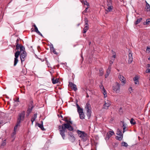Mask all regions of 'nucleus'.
Returning a JSON list of instances; mask_svg holds the SVG:
<instances>
[{
	"label": "nucleus",
	"mask_w": 150,
	"mask_h": 150,
	"mask_svg": "<svg viewBox=\"0 0 150 150\" xmlns=\"http://www.w3.org/2000/svg\"><path fill=\"white\" fill-rule=\"evenodd\" d=\"M68 139L72 143H73L75 140V139L74 136H71V137H69Z\"/></svg>",
	"instance_id": "2eb2a0df"
},
{
	"label": "nucleus",
	"mask_w": 150,
	"mask_h": 150,
	"mask_svg": "<svg viewBox=\"0 0 150 150\" xmlns=\"http://www.w3.org/2000/svg\"><path fill=\"white\" fill-rule=\"evenodd\" d=\"M129 58H133L132 53H129Z\"/></svg>",
	"instance_id": "a18cd8bd"
},
{
	"label": "nucleus",
	"mask_w": 150,
	"mask_h": 150,
	"mask_svg": "<svg viewBox=\"0 0 150 150\" xmlns=\"http://www.w3.org/2000/svg\"><path fill=\"white\" fill-rule=\"evenodd\" d=\"M84 21H85V27L84 28H88V20L87 18H85L84 19Z\"/></svg>",
	"instance_id": "f3484780"
},
{
	"label": "nucleus",
	"mask_w": 150,
	"mask_h": 150,
	"mask_svg": "<svg viewBox=\"0 0 150 150\" xmlns=\"http://www.w3.org/2000/svg\"><path fill=\"white\" fill-rule=\"evenodd\" d=\"M145 72L146 73H150V69H146L145 71Z\"/></svg>",
	"instance_id": "8fccbe9b"
},
{
	"label": "nucleus",
	"mask_w": 150,
	"mask_h": 150,
	"mask_svg": "<svg viewBox=\"0 0 150 150\" xmlns=\"http://www.w3.org/2000/svg\"><path fill=\"white\" fill-rule=\"evenodd\" d=\"M126 128H123V133H124L125 131H126L127 130H125Z\"/></svg>",
	"instance_id": "052dcab7"
},
{
	"label": "nucleus",
	"mask_w": 150,
	"mask_h": 150,
	"mask_svg": "<svg viewBox=\"0 0 150 150\" xmlns=\"http://www.w3.org/2000/svg\"><path fill=\"white\" fill-rule=\"evenodd\" d=\"M82 3H83L84 5H86L89 6L88 3L86 1V0H83Z\"/></svg>",
	"instance_id": "72a5a7b5"
},
{
	"label": "nucleus",
	"mask_w": 150,
	"mask_h": 150,
	"mask_svg": "<svg viewBox=\"0 0 150 150\" xmlns=\"http://www.w3.org/2000/svg\"><path fill=\"white\" fill-rule=\"evenodd\" d=\"M25 115V112L24 111H22L19 114L16 125L18 126L20 125L21 121L24 120Z\"/></svg>",
	"instance_id": "f03ea898"
},
{
	"label": "nucleus",
	"mask_w": 150,
	"mask_h": 150,
	"mask_svg": "<svg viewBox=\"0 0 150 150\" xmlns=\"http://www.w3.org/2000/svg\"><path fill=\"white\" fill-rule=\"evenodd\" d=\"M108 133L111 136L113 135L114 134V132L113 131H110Z\"/></svg>",
	"instance_id": "79ce46f5"
},
{
	"label": "nucleus",
	"mask_w": 150,
	"mask_h": 150,
	"mask_svg": "<svg viewBox=\"0 0 150 150\" xmlns=\"http://www.w3.org/2000/svg\"><path fill=\"white\" fill-rule=\"evenodd\" d=\"M123 135H120L119 137L116 136V138L117 139L120 141L122 139Z\"/></svg>",
	"instance_id": "bb28decb"
},
{
	"label": "nucleus",
	"mask_w": 150,
	"mask_h": 150,
	"mask_svg": "<svg viewBox=\"0 0 150 150\" xmlns=\"http://www.w3.org/2000/svg\"><path fill=\"white\" fill-rule=\"evenodd\" d=\"M69 137H71V136H74V134L72 132H68Z\"/></svg>",
	"instance_id": "49530a36"
},
{
	"label": "nucleus",
	"mask_w": 150,
	"mask_h": 150,
	"mask_svg": "<svg viewBox=\"0 0 150 150\" xmlns=\"http://www.w3.org/2000/svg\"><path fill=\"white\" fill-rule=\"evenodd\" d=\"M111 136L110 135V134L108 132L107 134L106 137L105 138V139H108Z\"/></svg>",
	"instance_id": "f704fd0d"
},
{
	"label": "nucleus",
	"mask_w": 150,
	"mask_h": 150,
	"mask_svg": "<svg viewBox=\"0 0 150 150\" xmlns=\"http://www.w3.org/2000/svg\"><path fill=\"white\" fill-rule=\"evenodd\" d=\"M37 114L35 113L34 115L32 117H33V118L35 120V119L37 118Z\"/></svg>",
	"instance_id": "c03bdc74"
},
{
	"label": "nucleus",
	"mask_w": 150,
	"mask_h": 150,
	"mask_svg": "<svg viewBox=\"0 0 150 150\" xmlns=\"http://www.w3.org/2000/svg\"><path fill=\"white\" fill-rule=\"evenodd\" d=\"M16 101L19 102V98L17 99Z\"/></svg>",
	"instance_id": "338daca9"
},
{
	"label": "nucleus",
	"mask_w": 150,
	"mask_h": 150,
	"mask_svg": "<svg viewBox=\"0 0 150 150\" xmlns=\"http://www.w3.org/2000/svg\"><path fill=\"white\" fill-rule=\"evenodd\" d=\"M33 108V106H32L31 107H29V108H28L27 112V114H28V115H29V114L32 112V111Z\"/></svg>",
	"instance_id": "dca6fc26"
},
{
	"label": "nucleus",
	"mask_w": 150,
	"mask_h": 150,
	"mask_svg": "<svg viewBox=\"0 0 150 150\" xmlns=\"http://www.w3.org/2000/svg\"><path fill=\"white\" fill-rule=\"evenodd\" d=\"M130 122L131 124L133 125H134L136 124V122L133 118L131 119Z\"/></svg>",
	"instance_id": "a878e982"
},
{
	"label": "nucleus",
	"mask_w": 150,
	"mask_h": 150,
	"mask_svg": "<svg viewBox=\"0 0 150 150\" xmlns=\"http://www.w3.org/2000/svg\"><path fill=\"white\" fill-rule=\"evenodd\" d=\"M134 82H135L134 83L135 84H137L139 83V82H136V81H134Z\"/></svg>",
	"instance_id": "0e129e2a"
},
{
	"label": "nucleus",
	"mask_w": 150,
	"mask_h": 150,
	"mask_svg": "<svg viewBox=\"0 0 150 150\" xmlns=\"http://www.w3.org/2000/svg\"><path fill=\"white\" fill-rule=\"evenodd\" d=\"M146 67L147 68H149L150 67V64H148L147 65Z\"/></svg>",
	"instance_id": "bf43d9fd"
},
{
	"label": "nucleus",
	"mask_w": 150,
	"mask_h": 150,
	"mask_svg": "<svg viewBox=\"0 0 150 150\" xmlns=\"http://www.w3.org/2000/svg\"><path fill=\"white\" fill-rule=\"evenodd\" d=\"M76 105L77 108V109L81 108L79 106V105L77 103L76 104Z\"/></svg>",
	"instance_id": "4d7b16f0"
},
{
	"label": "nucleus",
	"mask_w": 150,
	"mask_h": 150,
	"mask_svg": "<svg viewBox=\"0 0 150 150\" xmlns=\"http://www.w3.org/2000/svg\"><path fill=\"white\" fill-rule=\"evenodd\" d=\"M122 123H123V125H122L123 128H126L127 127V125L124 122H122Z\"/></svg>",
	"instance_id": "ea45409f"
},
{
	"label": "nucleus",
	"mask_w": 150,
	"mask_h": 150,
	"mask_svg": "<svg viewBox=\"0 0 150 150\" xmlns=\"http://www.w3.org/2000/svg\"><path fill=\"white\" fill-rule=\"evenodd\" d=\"M31 120H33V121H35V119H34L33 118V117H32L31 119Z\"/></svg>",
	"instance_id": "e2e57ef3"
},
{
	"label": "nucleus",
	"mask_w": 150,
	"mask_h": 150,
	"mask_svg": "<svg viewBox=\"0 0 150 150\" xmlns=\"http://www.w3.org/2000/svg\"><path fill=\"white\" fill-rule=\"evenodd\" d=\"M87 95L86 96V97L87 98H88L89 97V96L88 95L87 93Z\"/></svg>",
	"instance_id": "774afa93"
},
{
	"label": "nucleus",
	"mask_w": 150,
	"mask_h": 150,
	"mask_svg": "<svg viewBox=\"0 0 150 150\" xmlns=\"http://www.w3.org/2000/svg\"><path fill=\"white\" fill-rule=\"evenodd\" d=\"M88 29H84L83 30V33H86V31H87V30Z\"/></svg>",
	"instance_id": "6e6d98bb"
},
{
	"label": "nucleus",
	"mask_w": 150,
	"mask_h": 150,
	"mask_svg": "<svg viewBox=\"0 0 150 150\" xmlns=\"http://www.w3.org/2000/svg\"><path fill=\"white\" fill-rule=\"evenodd\" d=\"M77 111L79 114L81 113H82L83 112V109L81 108H79L77 109Z\"/></svg>",
	"instance_id": "e433bc0d"
},
{
	"label": "nucleus",
	"mask_w": 150,
	"mask_h": 150,
	"mask_svg": "<svg viewBox=\"0 0 150 150\" xmlns=\"http://www.w3.org/2000/svg\"><path fill=\"white\" fill-rule=\"evenodd\" d=\"M77 133L78 134L79 137L81 138L83 141H86L87 139V134L85 132L81 131L79 130L77 131Z\"/></svg>",
	"instance_id": "7ed1b4c3"
},
{
	"label": "nucleus",
	"mask_w": 150,
	"mask_h": 150,
	"mask_svg": "<svg viewBox=\"0 0 150 150\" xmlns=\"http://www.w3.org/2000/svg\"><path fill=\"white\" fill-rule=\"evenodd\" d=\"M18 126L16 125L14 127V132L11 134V137H13L16 134V130Z\"/></svg>",
	"instance_id": "4468645a"
},
{
	"label": "nucleus",
	"mask_w": 150,
	"mask_h": 150,
	"mask_svg": "<svg viewBox=\"0 0 150 150\" xmlns=\"http://www.w3.org/2000/svg\"><path fill=\"white\" fill-rule=\"evenodd\" d=\"M52 82L53 84H54L58 83L59 81V80L57 79H54V78H52Z\"/></svg>",
	"instance_id": "aec40b11"
},
{
	"label": "nucleus",
	"mask_w": 150,
	"mask_h": 150,
	"mask_svg": "<svg viewBox=\"0 0 150 150\" xmlns=\"http://www.w3.org/2000/svg\"><path fill=\"white\" fill-rule=\"evenodd\" d=\"M22 45H21L20 44H17L16 45V50H19L20 48V47L22 46Z\"/></svg>",
	"instance_id": "473e14b6"
},
{
	"label": "nucleus",
	"mask_w": 150,
	"mask_h": 150,
	"mask_svg": "<svg viewBox=\"0 0 150 150\" xmlns=\"http://www.w3.org/2000/svg\"><path fill=\"white\" fill-rule=\"evenodd\" d=\"M58 116L59 117H61L62 119H63V117L62 116V115H58Z\"/></svg>",
	"instance_id": "13d9d810"
},
{
	"label": "nucleus",
	"mask_w": 150,
	"mask_h": 150,
	"mask_svg": "<svg viewBox=\"0 0 150 150\" xmlns=\"http://www.w3.org/2000/svg\"><path fill=\"white\" fill-rule=\"evenodd\" d=\"M142 18H140L139 19H138L137 21L135 22L134 24L135 25H137L142 20Z\"/></svg>",
	"instance_id": "4be33fe9"
},
{
	"label": "nucleus",
	"mask_w": 150,
	"mask_h": 150,
	"mask_svg": "<svg viewBox=\"0 0 150 150\" xmlns=\"http://www.w3.org/2000/svg\"><path fill=\"white\" fill-rule=\"evenodd\" d=\"M107 6H112V1H107Z\"/></svg>",
	"instance_id": "c85d7f7f"
},
{
	"label": "nucleus",
	"mask_w": 150,
	"mask_h": 150,
	"mask_svg": "<svg viewBox=\"0 0 150 150\" xmlns=\"http://www.w3.org/2000/svg\"><path fill=\"white\" fill-rule=\"evenodd\" d=\"M100 88L102 90V91L104 89H105L104 88V87H103V85H100Z\"/></svg>",
	"instance_id": "3c124183"
},
{
	"label": "nucleus",
	"mask_w": 150,
	"mask_h": 150,
	"mask_svg": "<svg viewBox=\"0 0 150 150\" xmlns=\"http://www.w3.org/2000/svg\"><path fill=\"white\" fill-rule=\"evenodd\" d=\"M50 50L51 52H53L54 54H56L57 55L59 54L58 53L56 52L54 47H53L52 44H50Z\"/></svg>",
	"instance_id": "6e6552de"
},
{
	"label": "nucleus",
	"mask_w": 150,
	"mask_h": 150,
	"mask_svg": "<svg viewBox=\"0 0 150 150\" xmlns=\"http://www.w3.org/2000/svg\"><path fill=\"white\" fill-rule=\"evenodd\" d=\"M110 105L111 103L110 102L108 101L107 102H106L105 101V104L103 105V108L107 109Z\"/></svg>",
	"instance_id": "1a4fd4ad"
},
{
	"label": "nucleus",
	"mask_w": 150,
	"mask_h": 150,
	"mask_svg": "<svg viewBox=\"0 0 150 150\" xmlns=\"http://www.w3.org/2000/svg\"><path fill=\"white\" fill-rule=\"evenodd\" d=\"M102 91H103V93L104 95V96L105 97L107 96V93L105 89H104L103 90H102Z\"/></svg>",
	"instance_id": "4c0bfd02"
},
{
	"label": "nucleus",
	"mask_w": 150,
	"mask_h": 150,
	"mask_svg": "<svg viewBox=\"0 0 150 150\" xmlns=\"http://www.w3.org/2000/svg\"><path fill=\"white\" fill-rule=\"evenodd\" d=\"M120 86V84L119 83L117 82H116V85L113 86V89L116 92V93H118L119 91Z\"/></svg>",
	"instance_id": "39448f33"
},
{
	"label": "nucleus",
	"mask_w": 150,
	"mask_h": 150,
	"mask_svg": "<svg viewBox=\"0 0 150 150\" xmlns=\"http://www.w3.org/2000/svg\"><path fill=\"white\" fill-rule=\"evenodd\" d=\"M62 120L65 121L67 123L62 124V125H59L58 127V129L60 134L61 135L63 139H64L65 137L64 132L66 129H67L69 131H72L73 130V128L71 125V124H72V122L68 120L66 117L62 119Z\"/></svg>",
	"instance_id": "f257e3e1"
},
{
	"label": "nucleus",
	"mask_w": 150,
	"mask_h": 150,
	"mask_svg": "<svg viewBox=\"0 0 150 150\" xmlns=\"http://www.w3.org/2000/svg\"><path fill=\"white\" fill-rule=\"evenodd\" d=\"M91 108V105L89 103H87L85 108L86 109L87 113L86 115L88 117V119H89L91 116V111L90 109Z\"/></svg>",
	"instance_id": "20e7f679"
},
{
	"label": "nucleus",
	"mask_w": 150,
	"mask_h": 150,
	"mask_svg": "<svg viewBox=\"0 0 150 150\" xmlns=\"http://www.w3.org/2000/svg\"><path fill=\"white\" fill-rule=\"evenodd\" d=\"M6 140L5 139L4 141H3L2 142V143L1 144V146H4L6 145Z\"/></svg>",
	"instance_id": "2f4dec72"
},
{
	"label": "nucleus",
	"mask_w": 150,
	"mask_h": 150,
	"mask_svg": "<svg viewBox=\"0 0 150 150\" xmlns=\"http://www.w3.org/2000/svg\"><path fill=\"white\" fill-rule=\"evenodd\" d=\"M133 61V58H129L128 60V63L131 64Z\"/></svg>",
	"instance_id": "c9c22d12"
},
{
	"label": "nucleus",
	"mask_w": 150,
	"mask_h": 150,
	"mask_svg": "<svg viewBox=\"0 0 150 150\" xmlns=\"http://www.w3.org/2000/svg\"><path fill=\"white\" fill-rule=\"evenodd\" d=\"M122 108H120L119 109V112H120V114H122Z\"/></svg>",
	"instance_id": "09e8293b"
},
{
	"label": "nucleus",
	"mask_w": 150,
	"mask_h": 150,
	"mask_svg": "<svg viewBox=\"0 0 150 150\" xmlns=\"http://www.w3.org/2000/svg\"><path fill=\"white\" fill-rule=\"evenodd\" d=\"M35 31L39 35L42 36L41 33L38 30V29H31V32Z\"/></svg>",
	"instance_id": "ddd939ff"
},
{
	"label": "nucleus",
	"mask_w": 150,
	"mask_h": 150,
	"mask_svg": "<svg viewBox=\"0 0 150 150\" xmlns=\"http://www.w3.org/2000/svg\"><path fill=\"white\" fill-rule=\"evenodd\" d=\"M41 124H40L39 123H36L35 125L36 126H38L42 130H44L45 129L43 127V124H42L43 122H42V121H41Z\"/></svg>",
	"instance_id": "f8f14e48"
},
{
	"label": "nucleus",
	"mask_w": 150,
	"mask_h": 150,
	"mask_svg": "<svg viewBox=\"0 0 150 150\" xmlns=\"http://www.w3.org/2000/svg\"><path fill=\"white\" fill-rule=\"evenodd\" d=\"M100 71V75H101V76H102L103 75V71L102 70H99Z\"/></svg>",
	"instance_id": "864d4df0"
},
{
	"label": "nucleus",
	"mask_w": 150,
	"mask_h": 150,
	"mask_svg": "<svg viewBox=\"0 0 150 150\" xmlns=\"http://www.w3.org/2000/svg\"><path fill=\"white\" fill-rule=\"evenodd\" d=\"M111 67L110 66H109L108 68L106 71V73L105 75V78H107L109 76V74L110 73L111 71Z\"/></svg>",
	"instance_id": "9b49d317"
},
{
	"label": "nucleus",
	"mask_w": 150,
	"mask_h": 150,
	"mask_svg": "<svg viewBox=\"0 0 150 150\" xmlns=\"http://www.w3.org/2000/svg\"><path fill=\"white\" fill-rule=\"evenodd\" d=\"M114 61V59H112V60L110 61V62H109L110 65L109 66H111V65L113 63Z\"/></svg>",
	"instance_id": "a19ab883"
},
{
	"label": "nucleus",
	"mask_w": 150,
	"mask_h": 150,
	"mask_svg": "<svg viewBox=\"0 0 150 150\" xmlns=\"http://www.w3.org/2000/svg\"><path fill=\"white\" fill-rule=\"evenodd\" d=\"M150 47H147V48L146 49V50L148 51L149 52H150Z\"/></svg>",
	"instance_id": "603ef678"
},
{
	"label": "nucleus",
	"mask_w": 150,
	"mask_h": 150,
	"mask_svg": "<svg viewBox=\"0 0 150 150\" xmlns=\"http://www.w3.org/2000/svg\"><path fill=\"white\" fill-rule=\"evenodd\" d=\"M88 7H87L85 9L84 11L83 12L85 13H86L87 12V10L88 9Z\"/></svg>",
	"instance_id": "5fc2aeb1"
},
{
	"label": "nucleus",
	"mask_w": 150,
	"mask_h": 150,
	"mask_svg": "<svg viewBox=\"0 0 150 150\" xmlns=\"http://www.w3.org/2000/svg\"><path fill=\"white\" fill-rule=\"evenodd\" d=\"M122 146L127 147L128 146V144L125 142H123L122 143Z\"/></svg>",
	"instance_id": "c756f323"
},
{
	"label": "nucleus",
	"mask_w": 150,
	"mask_h": 150,
	"mask_svg": "<svg viewBox=\"0 0 150 150\" xmlns=\"http://www.w3.org/2000/svg\"><path fill=\"white\" fill-rule=\"evenodd\" d=\"M116 134L119 135H123L121 130H120L119 129H117Z\"/></svg>",
	"instance_id": "5701e85b"
},
{
	"label": "nucleus",
	"mask_w": 150,
	"mask_h": 150,
	"mask_svg": "<svg viewBox=\"0 0 150 150\" xmlns=\"http://www.w3.org/2000/svg\"><path fill=\"white\" fill-rule=\"evenodd\" d=\"M20 52H23L24 51H25V47H24V46L23 45H22V46H21V47H20Z\"/></svg>",
	"instance_id": "393cba45"
},
{
	"label": "nucleus",
	"mask_w": 150,
	"mask_h": 150,
	"mask_svg": "<svg viewBox=\"0 0 150 150\" xmlns=\"http://www.w3.org/2000/svg\"><path fill=\"white\" fill-rule=\"evenodd\" d=\"M150 23V18H148L146 20V21L143 22V24L148 25Z\"/></svg>",
	"instance_id": "6ab92c4d"
},
{
	"label": "nucleus",
	"mask_w": 150,
	"mask_h": 150,
	"mask_svg": "<svg viewBox=\"0 0 150 150\" xmlns=\"http://www.w3.org/2000/svg\"><path fill=\"white\" fill-rule=\"evenodd\" d=\"M108 8H107V9L108 10V11H112V10L113 8V6H108Z\"/></svg>",
	"instance_id": "7c9ffc66"
},
{
	"label": "nucleus",
	"mask_w": 150,
	"mask_h": 150,
	"mask_svg": "<svg viewBox=\"0 0 150 150\" xmlns=\"http://www.w3.org/2000/svg\"><path fill=\"white\" fill-rule=\"evenodd\" d=\"M79 115L80 119H85V116L83 112L79 113Z\"/></svg>",
	"instance_id": "412c9836"
},
{
	"label": "nucleus",
	"mask_w": 150,
	"mask_h": 150,
	"mask_svg": "<svg viewBox=\"0 0 150 150\" xmlns=\"http://www.w3.org/2000/svg\"><path fill=\"white\" fill-rule=\"evenodd\" d=\"M32 27H34V28H37L36 25L34 23H32Z\"/></svg>",
	"instance_id": "de8ad7c7"
},
{
	"label": "nucleus",
	"mask_w": 150,
	"mask_h": 150,
	"mask_svg": "<svg viewBox=\"0 0 150 150\" xmlns=\"http://www.w3.org/2000/svg\"><path fill=\"white\" fill-rule=\"evenodd\" d=\"M146 9L147 11H150V6L149 5L146 1Z\"/></svg>",
	"instance_id": "a211bd4d"
},
{
	"label": "nucleus",
	"mask_w": 150,
	"mask_h": 150,
	"mask_svg": "<svg viewBox=\"0 0 150 150\" xmlns=\"http://www.w3.org/2000/svg\"><path fill=\"white\" fill-rule=\"evenodd\" d=\"M113 55L112 56V59H115V58L116 57V54H115V52H114L113 53Z\"/></svg>",
	"instance_id": "37998d69"
},
{
	"label": "nucleus",
	"mask_w": 150,
	"mask_h": 150,
	"mask_svg": "<svg viewBox=\"0 0 150 150\" xmlns=\"http://www.w3.org/2000/svg\"><path fill=\"white\" fill-rule=\"evenodd\" d=\"M18 58H14V66H15L17 64V63L18 60Z\"/></svg>",
	"instance_id": "cd10ccee"
},
{
	"label": "nucleus",
	"mask_w": 150,
	"mask_h": 150,
	"mask_svg": "<svg viewBox=\"0 0 150 150\" xmlns=\"http://www.w3.org/2000/svg\"><path fill=\"white\" fill-rule=\"evenodd\" d=\"M20 52L19 51L16 52L15 54V58H18L20 54Z\"/></svg>",
	"instance_id": "b1692460"
},
{
	"label": "nucleus",
	"mask_w": 150,
	"mask_h": 150,
	"mask_svg": "<svg viewBox=\"0 0 150 150\" xmlns=\"http://www.w3.org/2000/svg\"><path fill=\"white\" fill-rule=\"evenodd\" d=\"M19 41V40L18 39H17L16 40V44L17 43L18 44Z\"/></svg>",
	"instance_id": "680f3d73"
},
{
	"label": "nucleus",
	"mask_w": 150,
	"mask_h": 150,
	"mask_svg": "<svg viewBox=\"0 0 150 150\" xmlns=\"http://www.w3.org/2000/svg\"><path fill=\"white\" fill-rule=\"evenodd\" d=\"M21 53V54L20 56L21 63L22 64V62L25 61V59L27 56V54L25 51H24L23 52H22Z\"/></svg>",
	"instance_id": "423d86ee"
},
{
	"label": "nucleus",
	"mask_w": 150,
	"mask_h": 150,
	"mask_svg": "<svg viewBox=\"0 0 150 150\" xmlns=\"http://www.w3.org/2000/svg\"><path fill=\"white\" fill-rule=\"evenodd\" d=\"M133 80L134 81H136L138 82V78L136 76L135 77L133 78Z\"/></svg>",
	"instance_id": "58836bf2"
},
{
	"label": "nucleus",
	"mask_w": 150,
	"mask_h": 150,
	"mask_svg": "<svg viewBox=\"0 0 150 150\" xmlns=\"http://www.w3.org/2000/svg\"><path fill=\"white\" fill-rule=\"evenodd\" d=\"M31 121L32 122V124L33 125V122H34V121L33 120H31Z\"/></svg>",
	"instance_id": "69168bd1"
},
{
	"label": "nucleus",
	"mask_w": 150,
	"mask_h": 150,
	"mask_svg": "<svg viewBox=\"0 0 150 150\" xmlns=\"http://www.w3.org/2000/svg\"><path fill=\"white\" fill-rule=\"evenodd\" d=\"M69 86L72 89L76 91L77 90L76 85L72 82H69Z\"/></svg>",
	"instance_id": "0eeeda50"
},
{
	"label": "nucleus",
	"mask_w": 150,
	"mask_h": 150,
	"mask_svg": "<svg viewBox=\"0 0 150 150\" xmlns=\"http://www.w3.org/2000/svg\"><path fill=\"white\" fill-rule=\"evenodd\" d=\"M119 79L122 83L123 85L125 83V79L123 76L121 75H119L118 76Z\"/></svg>",
	"instance_id": "9d476101"
}]
</instances>
